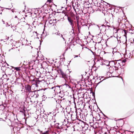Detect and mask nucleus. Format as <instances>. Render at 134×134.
<instances>
[{"label":"nucleus","mask_w":134,"mask_h":134,"mask_svg":"<svg viewBox=\"0 0 134 134\" xmlns=\"http://www.w3.org/2000/svg\"><path fill=\"white\" fill-rule=\"evenodd\" d=\"M53 114H48V116H45L46 118H47V122L49 123V125L51 126H53L55 124L54 123L55 121H54L53 119ZM46 121H47L46 119Z\"/></svg>","instance_id":"obj_1"},{"label":"nucleus","mask_w":134,"mask_h":134,"mask_svg":"<svg viewBox=\"0 0 134 134\" xmlns=\"http://www.w3.org/2000/svg\"><path fill=\"white\" fill-rule=\"evenodd\" d=\"M58 71V72L60 73L62 75V77L64 78L65 79V78H67V76L63 72L62 69L59 68Z\"/></svg>","instance_id":"obj_2"},{"label":"nucleus","mask_w":134,"mask_h":134,"mask_svg":"<svg viewBox=\"0 0 134 134\" xmlns=\"http://www.w3.org/2000/svg\"><path fill=\"white\" fill-rule=\"evenodd\" d=\"M68 19L69 22L70 23V25L72 26H73L74 24V20L72 18L68 16Z\"/></svg>","instance_id":"obj_3"},{"label":"nucleus","mask_w":134,"mask_h":134,"mask_svg":"<svg viewBox=\"0 0 134 134\" xmlns=\"http://www.w3.org/2000/svg\"><path fill=\"white\" fill-rule=\"evenodd\" d=\"M119 63L121 66H123L125 64V63L126 62V60L124 59V60H119Z\"/></svg>","instance_id":"obj_4"},{"label":"nucleus","mask_w":134,"mask_h":134,"mask_svg":"<svg viewBox=\"0 0 134 134\" xmlns=\"http://www.w3.org/2000/svg\"><path fill=\"white\" fill-rule=\"evenodd\" d=\"M124 68L120 67L118 68V69L117 70L116 72L119 74H121L124 72Z\"/></svg>","instance_id":"obj_5"},{"label":"nucleus","mask_w":134,"mask_h":134,"mask_svg":"<svg viewBox=\"0 0 134 134\" xmlns=\"http://www.w3.org/2000/svg\"><path fill=\"white\" fill-rule=\"evenodd\" d=\"M33 82H34L33 84L35 83V85L37 87L38 86V85L40 82H41V81H40L38 80L34 79L32 80V81Z\"/></svg>","instance_id":"obj_6"},{"label":"nucleus","mask_w":134,"mask_h":134,"mask_svg":"<svg viewBox=\"0 0 134 134\" xmlns=\"http://www.w3.org/2000/svg\"><path fill=\"white\" fill-rule=\"evenodd\" d=\"M31 86L29 85H27L25 86V88L27 91L31 92Z\"/></svg>","instance_id":"obj_7"},{"label":"nucleus","mask_w":134,"mask_h":134,"mask_svg":"<svg viewBox=\"0 0 134 134\" xmlns=\"http://www.w3.org/2000/svg\"><path fill=\"white\" fill-rule=\"evenodd\" d=\"M63 15H62V14L61 13H60V14H58V15H57L56 16V18L57 19H58L57 20L58 21H59V20H60V18H62V17H63Z\"/></svg>","instance_id":"obj_8"},{"label":"nucleus","mask_w":134,"mask_h":134,"mask_svg":"<svg viewBox=\"0 0 134 134\" xmlns=\"http://www.w3.org/2000/svg\"><path fill=\"white\" fill-rule=\"evenodd\" d=\"M25 107L24 105L21 106L20 108V112L24 113H25Z\"/></svg>","instance_id":"obj_9"},{"label":"nucleus","mask_w":134,"mask_h":134,"mask_svg":"<svg viewBox=\"0 0 134 134\" xmlns=\"http://www.w3.org/2000/svg\"><path fill=\"white\" fill-rule=\"evenodd\" d=\"M113 63L114 64V65L113 66V68L115 69V70H117V69H118V68H119V66L118 65H116V62H113Z\"/></svg>","instance_id":"obj_10"},{"label":"nucleus","mask_w":134,"mask_h":134,"mask_svg":"<svg viewBox=\"0 0 134 134\" xmlns=\"http://www.w3.org/2000/svg\"><path fill=\"white\" fill-rule=\"evenodd\" d=\"M100 0H92V2L93 3L96 5H99V4H100L99 1Z\"/></svg>","instance_id":"obj_11"},{"label":"nucleus","mask_w":134,"mask_h":134,"mask_svg":"<svg viewBox=\"0 0 134 134\" xmlns=\"http://www.w3.org/2000/svg\"><path fill=\"white\" fill-rule=\"evenodd\" d=\"M37 33L36 32H33L31 34V37L34 38H36L37 37Z\"/></svg>","instance_id":"obj_12"},{"label":"nucleus","mask_w":134,"mask_h":134,"mask_svg":"<svg viewBox=\"0 0 134 134\" xmlns=\"http://www.w3.org/2000/svg\"><path fill=\"white\" fill-rule=\"evenodd\" d=\"M113 66L112 67H110V72L111 73H113V72H116L117 70H115V69L113 68Z\"/></svg>","instance_id":"obj_13"},{"label":"nucleus","mask_w":134,"mask_h":134,"mask_svg":"<svg viewBox=\"0 0 134 134\" xmlns=\"http://www.w3.org/2000/svg\"><path fill=\"white\" fill-rule=\"evenodd\" d=\"M61 13L62 14V15H63L64 14V16H68V12L67 11L63 10L62 11Z\"/></svg>","instance_id":"obj_14"},{"label":"nucleus","mask_w":134,"mask_h":134,"mask_svg":"<svg viewBox=\"0 0 134 134\" xmlns=\"http://www.w3.org/2000/svg\"><path fill=\"white\" fill-rule=\"evenodd\" d=\"M20 67H14V68L15 70L17 71H19L20 70Z\"/></svg>","instance_id":"obj_15"},{"label":"nucleus","mask_w":134,"mask_h":134,"mask_svg":"<svg viewBox=\"0 0 134 134\" xmlns=\"http://www.w3.org/2000/svg\"><path fill=\"white\" fill-rule=\"evenodd\" d=\"M123 31L124 32L125 34L124 35V36L126 37V35H127V31L125 30H124Z\"/></svg>","instance_id":"obj_16"},{"label":"nucleus","mask_w":134,"mask_h":134,"mask_svg":"<svg viewBox=\"0 0 134 134\" xmlns=\"http://www.w3.org/2000/svg\"><path fill=\"white\" fill-rule=\"evenodd\" d=\"M49 131L48 130L46 131L45 132H43L42 133H40V134H49Z\"/></svg>","instance_id":"obj_17"},{"label":"nucleus","mask_w":134,"mask_h":134,"mask_svg":"<svg viewBox=\"0 0 134 134\" xmlns=\"http://www.w3.org/2000/svg\"><path fill=\"white\" fill-rule=\"evenodd\" d=\"M49 131L48 130L46 131L45 132H43L42 133H40V134H49Z\"/></svg>","instance_id":"obj_18"},{"label":"nucleus","mask_w":134,"mask_h":134,"mask_svg":"<svg viewBox=\"0 0 134 134\" xmlns=\"http://www.w3.org/2000/svg\"><path fill=\"white\" fill-rule=\"evenodd\" d=\"M116 65H118L119 66H120V63H119V60H118L116 62Z\"/></svg>","instance_id":"obj_19"},{"label":"nucleus","mask_w":134,"mask_h":134,"mask_svg":"<svg viewBox=\"0 0 134 134\" xmlns=\"http://www.w3.org/2000/svg\"><path fill=\"white\" fill-rule=\"evenodd\" d=\"M57 19H55L54 20L53 19V20L52 23H54V24H56L57 23V21H56L57 20Z\"/></svg>","instance_id":"obj_20"},{"label":"nucleus","mask_w":134,"mask_h":134,"mask_svg":"<svg viewBox=\"0 0 134 134\" xmlns=\"http://www.w3.org/2000/svg\"><path fill=\"white\" fill-rule=\"evenodd\" d=\"M37 131H39V132H40V133H43L44 132H43L42 131H41L39 129H37Z\"/></svg>","instance_id":"obj_21"},{"label":"nucleus","mask_w":134,"mask_h":134,"mask_svg":"<svg viewBox=\"0 0 134 134\" xmlns=\"http://www.w3.org/2000/svg\"><path fill=\"white\" fill-rule=\"evenodd\" d=\"M77 26H78V31H80V26H79V25L78 24H77Z\"/></svg>","instance_id":"obj_22"},{"label":"nucleus","mask_w":134,"mask_h":134,"mask_svg":"<svg viewBox=\"0 0 134 134\" xmlns=\"http://www.w3.org/2000/svg\"><path fill=\"white\" fill-rule=\"evenodd\" d=\"M47 2H49V3H51L52 2V0H48Z\"/></svg>","instance_id":"obj_23"},{"label":"nucleus","mask_w":134,"mask_h":134,"mask_svg":"<svg viewBox=\"0 0 134 134\" xmlns=\"http://www.w3.org/2000/svg\"><path fill=\"white\" fill-rule=\"evenodd\" d=\"M52 20H51L49 21V23H50L51 24H52Z\"/></svg>","instance_id":"obj_24"},{"label":"nucleus","mask_w":134,"mask_h":134,"mask_svg":"<svg viewBox=\"0 0 134 134\" xmlns=\"http://www.w3.org/2000/svg\"><path fill=\"white\" fill-rule=\"evenodd\" d=\"M74 58H75V57H78V55H74Z\"/></svg>","instance_id":"obj_25"},{"label":"nucleus","mask_w":134,"mask_h":134,"mask_svg":"<svg viewBox=\"0 0 134 134\" xmlns=\"http://www.w3.org/2000/svg\"><path fill=\"white\" fill-rule=\"evenodd\" d=\"M68 49V48H67L66 49L65 51H67V50Z\"/></svg>","instance_id":"obj_26"},{"label":"nucleus","mask_w":134,"mask_h":134,"mask_svg":"<svg viewBox=\"0 0 134 134\" xmlns=\"http://www.w3.org/2000/svg\"><path fill=\"white\" fill-rule=\"evenodd\" d=\"M119 20H120V19H118V20L119 21Z\"/></svg>","instance_id":"obj_27"},{"label":"nucleus","mask_w":134,"mask_h":134,"mask_svg":"<svg viewBox=\"0 0 134 134\" xmlns=\"http://www.w3.org/2000/svg\"><path fill=\"white\" fill-rule=\"evenodd\" d=\"M72 115H71V119H72Z\"/></svg>","instance_id":"obj_28"},{"label":"nucleus","mask_w":134,"mask_h":134,"mask_svg":"<svg viewBox=\"0 0 134 134\" xmlns=\"http://www.w3.org/2000/svg\"><path fill=\"white\" fill-rule=\"evenodd\" d=\"M64 16L63 15V18H64Z\"/></svg>","instance_id":"obj_29"},{"label":"nucleus","mask_w":134,"mask_h":134,"mask_svg":"<svg viewBox=\"0 0 134 134\" xmlns=\"http://www.w3.org/2000/svg\"><path fill=\"white\" fill-rule=\"evenodd\" d=\"M109 39V38H108V39L107 40V41H108V40Z\"/></svg>","instance_id":"obj_30"},{"label":"nucleus","mask_w":134,"mask_h":134,"mask_svg":"<svg viewBox=\"0 0 134 134\" xmlns=\"http://www.w3.org/2000/svg\"><path fill=\"white\" fill-rule=\"evenodd\" d=\"M91 123H92L91 122V123H90V124H91Z\"/></svg>","instance_id":"obj_31"}]
</instances>
